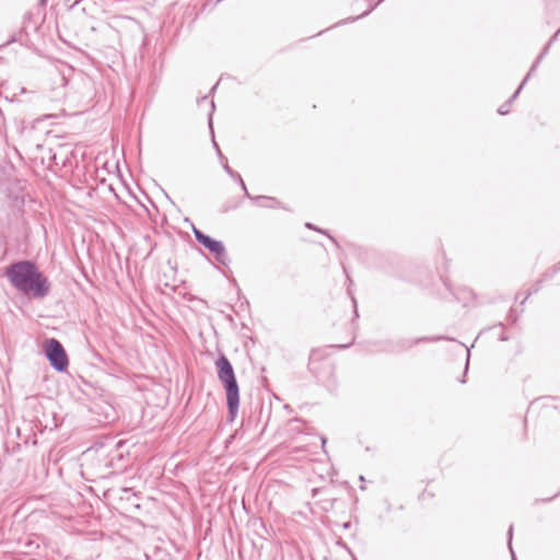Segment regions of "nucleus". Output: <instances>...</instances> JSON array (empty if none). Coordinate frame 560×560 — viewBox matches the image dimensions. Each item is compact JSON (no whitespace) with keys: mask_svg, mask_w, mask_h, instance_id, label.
Wrapping results in <instances>:
<instances>
[{"mask_svg":"<svg viewBox=\"0 0 560 560\" xmlns=\"http://www.w3.org/2000/svg\"><path fill=\"white\" fill-rule=\"evenodd\" d=\"M124 446H117L115 451L110 452L109 457L104 459V468H112L115 466V460H120L122 458V453L120 448Z\"/></svg>","mask_w":560,"mask_h":560,"instance_id":"423d86ee","label":"nucleus"},{"mask_svg":"<svg viewBox=\"0 0 560 560\" xmlns=\"http://www.w3.org/2000/svg\"><path fill=\"white\" fill-rule=\"evenodd\" d=\"M124 441H115L109 438L105 442L94 445L89 448L85 454L91 460L97 462L98 466L104 467V459L109 457L110 452L115 451L117 446H124Z\"/></svg>","mask_w":560,"mask_h":560,"instance_id":"20e7f679","label":"nucleus"},{"mask_svg":"<svg viewBox=\"0 0 560 560\" xmlns=\"http://www.w3.org/2000/svg\"><path fill=\"white\" fill-rule=\"evenodd\" d=\"M5 276L18 291L26 295L42 299L49 293L48 279L30 260L10 265L5 269Z\"/></svg>","mask_w":560,"mask_h":560,"instance_id":"f257e3e1","label":"nucleus"},{"mask_svg":"<svg viewBox=\"0 0 560 560\" xmlns=\"http://www.w3.org/2000/svg\"><path fill=\"white\" fill-rule=\"evenodd\" d=\"M512 534H513V526L511 525L509 528V546L510 547H511Z\"/></svg>","mask_w":560,"mask_h":560,"instance_id":"9b49d317","label":"nucleus"},{"mask_svg":"<svg viewBox=\"0 0 560 560\" xmlns=\"http://www.w3.org/2000/svg\"><path fill=\"white\" fill-rule=\"evenodd\" d=\"M322 443H323V446H325V444H326V439L325 438L322 439Z\"/></svg>","mask_w":560,"mask_h":560,"instance_id":"ddd939ff","label":"nucleus"},{"mask_svg":"<svg viewBox=\"0 0 560 560\" xmlns=\"http://www.w3.org/2000/svg\"><path fill=\"white\" fill-rule=\"evenodd\" d=\"M194 234L196 240L209 249L219 262L225 264L228 256L222 242L211 238L197 229H194Z\"/></svg>","mask_w":560,"mask_h":560,"instance_id":"39448f33","label":"nucleus"},{"mask_svg":"<svg viewBox=\"0 0 560 560\" xmlns=\"http://www.w3.org/2000/svg\"><path fill=\"white\" fill-rule=\"evenodd\" d=\"M45 353L55 370L62 372L68 368L67 353L57 339L51 338L45 342Z\"/></svg>","mask_w":560,"mask_h":560,"instance_id":"7ed1b4c3","label":"nucleus"},{"mask_svg":"<svg viewBox=\"0 0 560 560\" xmlns=\"http://www.w3.org/2000/svg\"><path fill=\"white\" fill-rule=\"evenodd\" d=\"M498 112H499V114H500V115H505V114H508V113H509V104H504V105H502V106L499 108V110H498Z\"/></svg>","mask_w":560,"mask_h":560,"instance_id":"9d476101","label":"nucleus"},{"mask_svg":"<svg viewBox=\"0 0 560 560\" xmlns=\"http://www.w3.org/2000/svg\"><path fill=\"white\" fill-rule=\"evenodd\" d=\"M306 226H307L308 229H314V228H313V225H312L311 223H306Z\"/></svg>","mask_w":560,"mask_h":560,"instance_id":"f8f14e48","label":"nucleus"},{"mask_svg":"<svg viewBox=\"0 0 560 560\" xmlns=\"http://www.w3.org/2000/svg\"><path fill=\"white\" fill-rule=\"evenodd\" d=\"M215 366L218 370V378L223 384L224 389L226 392L229 413L232 417V419H234L238 411L240 390L233 366L225 355H221L215 361Z\"/></svg>","mask_w":560,"mask_h":560,"instance_id":"f03ea898","label":"nucleus"},{"mask_svg":"<svg viewBox=\"0 0 560 560\" xmlns=\"http://www.w3.org/2000/svg\"><path fill=\"white\" fill-rule=\"evenodd\" d=\"M236 179L240 182V184H241V186H242V189L244 190L245 195H246L248 198H250V199H253V200H256V201H259V200H268L269 202H271L270 205H267L268 207H273V203H276V202H277L273 198H267V197H264V196L252 197V196L249 195V192L247 191V188H246L245 183H244V180L242 179L241 175H237V178H236Z\"/></svg>","mask_w":560,"mask_h":560,"instance_id":"0eeeda50","label":"nucleus"},{"mask_svg":"<svg viewBox=\"0 0 560 560\" xmlns=\"http://www.w3.org/2000/svg\"><path fill=\"white\" fill-rule=\"evenodd\" d=\"M535 67L536 65H534L529 71V73L527 74V77L524 79V81L522 82V84L520 85V88L515 91L514 95L512 96L511 101L514 100L517 94L520 93L521 89L523 88V85L525 84L526 80L528 79V77L530 75V73L535 70Z\"/></svg>","mask_w":560,"mask_h":560,"instance_id":"1a4fd4ad","label":"nucleus"},{"mask_svg":"<svg viewBox=\"0 0 560 560\" xmlns=\"http://www.w3.org/2000/svg\"><path fill=\"white\" fill-rule=\"evenodd\" d=\"M213 143H214V147H215V148H217V150H218V153H219L220 158H221L222 160H224V162H223V167H224L225 172H226L231 177H233V178H237V175H240V174H238V173H236V172H234V171L229 166L226 159L222 155V153H221V151H220V149H219V145L217 144V142H215V141H213Z\"/></svg>","mask_w":560,"mask_h":560,"instance_id":"6e6552de","label":"nucleus"}]
</instances>
